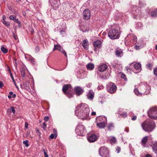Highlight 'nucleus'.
<instances>
[{"label": "nucleus", "mask_w": 157, "mask_h": 157, "mask_svg": "<svg viewBox=\"0 0 157 157\" xmlns=\"http://www.w3.org/2000/svg\"><path fill=\"white\" fill-rule=\"evenodd\" d=\"M152 66V64L151 63H148L146 64V66L147 68L148 69L150 70H151V67Z\"/></svg>", "instance_id": "obj_36"}, {"label": "nucleus", "mask_w": 157, "mask_h": 157, "mask_svg": "<svg viewBox=\"0 0 157 157\" xmlns=\"http://www.w3.org/2000/svg\"><path fill=\"white\" fill-rule=\"evenodd\" d=\"M147 87H148V88H149V86H148L147 85L146 86H144V87H144V88H146V87H147Z\"/></svg>", "instance_id": "obj_64"}, {"label": "nucleus", "mask_w": 157, "mask_h": 157, "mask_svg": "<svg viewBox=\"0 0 157 157\" xmlns=\"http://www.w3.org/2000/svg\"><path fill=\"white\" fill-rule=\"evenodd\" d=\"M73 90V89L70 84L64 85L62 88V91L64 94L69 98L73 97L74 94Z\"/></svg>", "instance_id": "obj_2"}, {"label": "nucleus", "mask_w": 157, "mask_h": 157, "mask_svg": "<svg viewBox=\"0 0 157 157\" xmlns=\"http://www.w3.org/2000/svg\"><path fill=\"white\" fill-rule=\"evenodd\" d=\"M88 41L87 40H83L82 45L84 49L87 50L88 49Z\"/></svg>", "instance_id": "obj_19"}, {"label": "nucleus", "mask_w": 157, "mask_h": 157, "mask_svg": "<svg viewBox=\"0 0 157 157\" xmlns=\"http://www.w3.org/2000/svg\"><path fill=\"white\" fill-rule=\"evenodd\" d=\"M8 98H9V99H10V98H12V96H11V95H10H10H8Z\"/></svg>", "instance_id": "obj_63"}, {"label": "nucleus", "mask_w": 157, "mask_h": 157, "mask_svg": "<svg viewBox=\"0 0 157 157\" xmlns=\"http://www.w3.org/2000/svg\"><path fill=\"white\" fill-rule=\"evenodd\" d=\"M143 129L145 131L150 132L152 131L154 128L153 122L150 121H146L142 124Z\"/></svg>", "instance_id": "obj_3"}, {"label": "nucleus", "mask_w": 157, "mask_h": 157, "mask_svg": "<svg viewBox=\"0 0 157 157\" xmlns=\"http://www.w3.org/2000/svg\"><path fill=\"white\" fill-rule=\"evenodd\" d=\"M5 16H3V19L2 20V22L7 27H9L10 26V24L9 22L6 21L5 20Z\"/></svg>", "instance_id": "obj_23"}, {"label": "nucleus", "mask_w": 157, "mask_h": 157, "mask_svg": "<svg viewBox=\"0 0 157 157\" xmlns=\"http://www.w3.org/2000/svg\"><path fill=\"white\" fill-rule=\"evenodd\" d=\"M121 77L122 78L124 79L125 80H127V78H126V76L123 73H122L121 75Z\"/></svg>", "instance_id": "obj_37"}, {"label": "nucleus", "mask_w": 157, "mask_h": 157, "mask_svg": "<svg viewBox=\"0 0 157 157\" xmlns=\"http://www.w3.org/2000/svg\"><path fill=\"white\" fill-rule=\"evenodd\" d=\"M40 51V48L39 46H36L35 48V52H38Z\"/></svg>", "instance_id": "obj_41"}, {"label": "nucleus", "mask_w": 157, "mask_h": 157, "mask_svg": "<svg viewBox=\"0 0 157 157\" xmlns=\"http://www.w3.org/2000/svg\"><path fill=\"white\" fill-rule=\"evenodd\" d=\"M97 139V136L95 134H93L87 138L88 141L90 142H93Z\"/></svg>", "instance_id": "obj_14"}, {"label": "nucleus", "mask_w": 157, "mask_h": 157, "mask_svg": "<svg viewBox=\"0 0 157 157\" xmlns=\"http://www.w3.org/2000/svg\"><path fill=\"white\" fill-rule=\"evenodd\" d=\"M74 90L76 94L78 96L81 94L83 92V89L79 86L75 87V88Z\"/></svg>", "instance_id": "obj_12"}, {"label": "nucleus", "mask_w": 157, "mask_h": 157, "mask_svg": "<svg viewBox=\"0 0 157 157\" xmlns=\"http://www.w3.org/2000/svg\"><path fill=\"white\" fill-rule=\"evenodd\" d=\"M149 117L154 119H157V107H152L147 112Z\"/></svg>", "instance_id": "obj_5"}, {"label": "nucleus", "mask_w": 157, "mask_h": 157, "mask_svg": "<svg viewBox=\"0 0 157 157\" xmlns=\"http://www.w3.org/2000/svg\"><path fill=\"white\" fill-rule=\"evenodd\" d=\"M101 44L102 43L100 40H98L94 43L93 45L94 47L100 48L101 47Z\"/></svg>", "instance_id": "obj_18"}, {"label": "nucleus", "mask_w": 157, "mask_h": 157, "mask_svg": "<svg viewBox=\"0 0 157 157\" xmlns=\"http://www.w3.org/2000/svg\"><path fill=\"white\" fill-rule=\"evenodd\" d=\"M15 17V16L10 15L9 17V18L10 20H13L14 18Z\"/></svg>", "instance_id": "obj_46"}, {"label": "nucleus", "mask_w": 157, "mask_h": 157, "mask_svg": "<svg viewBox=\"0 0 157 157\" xmlns=\"http://www.w3.org/2000/svg\"><path fill=\"white\" fill-rule=\"evenodd\" d=\"M117 87L113 83H110L107 87V91L109 93L113 94L116 91Z\"/></svg>", "instance_id": "obj_8"}, {"label": "nucleus", "mask_w": 157, "mask_h": 157, "mask_svg": "<svg viewBox=\"0 0 157 157\" xmlns=\"http://www.w3.org/2000/svg\"><path fill=\"white\" fill-rule=\"evenodd\" d=\"M154 75L157 76V68L154 69Z\"/></svg>", "instance_id": "obj_47"}, {"label": "nucleus", "mask_w": 157, "mask_h": 157, "mask_svg": "<svg viewBox=\"0 0 157 157\" xmlns=\"http://www.w3.org/2000/svg\"><path fill=\"white\" fill-rule=\"evenodd\" d=\"M132 40L134 42H136L137 40V37L136 36H133Z\"/></svg>", "instance_id": "obj_51"}, {"label": "nucleus", "mask_w": 157, "mask_h": 157, "mask_svg": "<svg viewBox=\"0 0 157 157\" xmlns=\"http://www.w3.org/2000/svg\"><path fill=\"white\" fill-rule=\"evenodd\" d=\"M118 113L122 116L124 117H127V114L126 112H124L122 113H121L120 111H119Z\"/></svg>", "instance_id": "obj_34"}, {"label": "nucleus", "mask_w": 157, "mask_h": 157, "mask_svg": "<svg viewBox=\"0 0 157 157\" xmlns=\"http://www.w3.org/2000/svg\"><path fill=\"white\" fill-rule=\"evenodd\" d=\"M145 157H152V156L150 154H147L146 155Z\"/></svg>", "instance_id": "obj_59"}, {"label": "nucleus", "mask_w": 157, "mask_h": 157, "mask_svg": "<svg viewBox=\"0 0 157 157\" xmlns=\"http://www.w3.org/2000/svg\"><path fill=\"white\" fill-rule=\"evenodd\" d=\"M10 77H11V78H12V80H13V82H15V80L14 79V78H13V75H12V74H10Z\"/></svg>", "instance_id": "obj_50"}, {"label": "nucleus", "mask_w": 157, "mask_h": 157, "mask_svg": "<svg viewBox=\"0 0 157 157\" xmlns=\"http://www.w3.org/2000/svg\"><path fill=\"white\" fill-rule=\"evenodd\" d=\"M132 66H131V64H130V66H127L126 67V68L127 71H128L129 69H132V68L131 67Z\"/></svg>", "instance_id": "obj_52"}, {"label": "nucleus", "mask_w": 157, "mask_h": 157, "mask_svg": "<svg viewBox=\"0 0 157 157\" xmlns=\"http://www.w3.org/2000/svg\"><path fill=\"white\" fill-rule=\"evenodd\" d=\"M119 30L120 29L118 26L115 29L110 30L108 33L109 37L113 40L118 38L120 36Z\"/></svg>", "instance_id": "obj_4"}, {"label": "nucleus", "mask_w": 157, "mask_h": 157, "mask_svg": "<svg viewBox=\"0 0 157 157\" xmlns=\"http://www.w3.org/2000/svg\"><path fill=\"white\" fill-rule=\"evenodd\" d=\"M137 116L136 115H133L132 117L131 118V120L132 121H135L136 119Z\"/></svg>", "instance_id": "obj_44"}, {"label": "nucleus", "mask_w": 157, "mask_h": 157, "mask_svg": "<svg viewBox=\"0 0 157 157\" xmlns=\"http://www.w3.org/2000/svg\"><path fill=\"white\" fill-rule=\"evenodd\" d=\"M7 71L9 73L10 75V74H12L9 67H8L7 69Z\"/></svg>", "instance_id": "obj_49"}, {"label": "nucleus", "mask_w": 157, "mask_h": 157, "mask_svg": "<svg viewBox=\"0 0 157 157\" xmlns=\"http://www.w3.org/2000/svg\"><path fill=\"white\" fill-rule=\"evenodd\" d=\"M116 55L118 57H121L123 55V52L121 49H117L115 52Z\"/></svg>", "instance_id": "obj_16"}, {"label": "nucleus", "mask_w": 157, "mask_h": 157, "mask_svg": "<svg viewBox=\"0 0 157 157\" xmlns=\"http://www.w3.org/2000/svg\"><path fill=\"white\" fill-rule=\"evenodd\" d=\"M151 147L154 152L156 155L157 157V142H153Z\"/></svg>", "instance_id": "obj_17"}, {"label": "nucleus", "mask_w": 157, "mask_h": 157, "mask_svg": "<svg viewBox=\"0 0 157 157\" xmlns=\"http://www.w3.org/2000/svg\"><path fill=\"white\" fill-rule=\"evenodd\" d=\"M134 48L136 50H138L140 48V46L136 45L134 47Z\"/></svg>", "instance_id": "obj_42"}, {"label": "nucleus", "mask_w": 157, "mask_h": 157, "mask_svg": "<svg viewBox=\"0 0 157 157\" xmlns=\"http://www.w3.org/2000/svg\"><path fill=\"white\" fill-rule=\"evenodd\" d=\"M86 67L88 70H92L94 67V65L93 63H90L87 65Z\"/></svg>", "instance_id": "obj_26"}, {"label": "nucleus", "mask_w": 157, "mask_h": 157, "mask_svg": "<svg viewBox=\"0 0 157 157\" xmlns=\"http://www.w3.org/2000/svg\"><path fill=\"white\" fill-rule=\"evenodd\" d=\"M109 139L111 143H115L116 141V138L114 136H110Z\"/></svg>", "instance_id": "obj_29"}, {"label": "nucleus", "mask_w": 157, "mask_h": 157, "mask_svg": "<svg viewBox=\"0 0 157 157\" xmlns=\"http://www.w3.org/2000/svg\"><path fill=\"white\" fill-rule=\"evenodd\" d=\"M26 69L24 68H22L21 70V75L23 79V78L25 77V74Z\"/></svg>", "instance_id": "obj_25"}, {"label": "nucleus", "mask_w": 157, "mask_h": 157, "mask_svg": "<svg viewBox=\"0 0 157 157\" xmlns=\"http://www.w3.org/2000/svg\"><path fill=\"white\" fill-rule=\"evenodd\" d=\"M29 141L27 140H26L25 141H23V144L26 146V147H28L29 146V145L28 144Z\"/></svg>", "instance_id": "obj_35"}, {"label": "nucleus", "mask_w": 157, "mask_h": 157, "mask_svg": "<svg viewBox=\"0 0 157 157\" xmlns=\"http://www.w3.org/2000/svg\"><path fill=\"white\" fill-rule=\"evenodd\" d=\"M116 150L117 151V153H119L121 151V148L120 147H117V148L116 149Z\"/></svg>", "instance_id": "obj_53"}, {"label": "nucleus", "mask_w": 157, "mask_h": 157, "mask_svg": "<svg viewBox=\"0 0 157 157\" xmlns=\"http://www.w3.org/2000/svg\"><path fill=\"white\" fill-rule=\"evenodd\" d=\"M133 12L134 15L133 17L134 18H137V17L140 16L141 14V12L140 10V9L136 6H135L133 9Z\"/></svg>", "instance_id": "obj_11"}, {"label": "nucleus", "mask_w": 157, "mask_h": 157, "mask_svg": "<svg viewBox=\"0 0 157 157\" xmlns=\"http://www.w3.org/2000/svg\"><path fill=\"white\" fill-rule=\"evenodd\" d=\"M147 136H145L141 140V143L142 145L144 147L145 146V144H146L147 141Z\"/></svg>", "instance_id": "obj_24"}, {"label": "nucleus", "mask_w": 157, "mask_h": 157, "mask_svg": "<svg viewBox=\"0 0 157 157\" xmlns=\"http://www.w3.org/2000/svg\"><path fill=\"white\" fill-rule=\"evenodd\" d=\"M13 21L17 23L18 24V26L20 27L21 26V22L18 20V19H16V17L14 18Z\"/></svg>", "instance_id": "obj_33"}, {"label": "nucleus", "mask_w": 157, "mask_h": 157, "mask_svg": "<svg viewBox=\"0 0 157 157\" xmlns=\"http://www.w3.org/2000/svg\"><path fill=\"white\" fill-rule=\"evenodd\" d=\"M96 115V112H93L91 113V115Z\"/></svg>", "instance_id": "obj_61"}, {"label": "nucleus", "mask_w": 157, "mask_h": 157, "mask_svg": "<svg viewBox=\"0 0 157 157\" xmlns=\"http://www.w3.org/2000/svg\"><path fill=\"white\" fill-rule=\"evenodd\" d=\"M53 133L51 134L50 135V139H53L56 138L57 136V132L56 130L54 128L53 129Z\"/></svg>", "instance_id": "obj_20"}, {"label": "nucleus", "mask_w": 157, "mask_h": 157, "mask_svg": "<svg viewBox=\"0 0 157 157\" xmlns=\"http://www.w3.org/2000/svg\"><path fill=\"white\" fill-rule=\"evenodd\" d=\"M13 35L14 38L15 39V40H17V36L15 35L14 33H13Z\"/></svg>", "instance_id": "obj_60"}, {"label": "nucleus", "mask_w": 157, "mask_h": 157, "mask_svg": "<svg viewBox=\"0 0 157 157\" xmlns=\"http://www.w3.org/2000/svg\"><path fill=\"white\" fill-rule=\"evenodd\" d=\"M106 123H101L99 122H97V126L100 128H102L105 127Z\"/></svg>", "instance_id": "obj_22"}, {"label": "nucleus", "mask_w": 157, "mask_h": 157, "mask_svg": "<svg viewBox=\"0 0 157 157\" xmlns=\"http://www.w3.org/2000/svg\"><path fill=\"white\" fill-rule=\"evenodd\" d=\"M7 112H10V113L12 112L14 114L15 113V111L14 108L13 106H11L10 108L7 110Z\"/></svg>", "instance_id": "obj_28"}, {"label": "nucleus", "mask_w": 157, "mask_h": 157, "mask_svg": "<svg viewBox=\"0 0 157 157\" xmlns=\"http://www.w3.org/2000/svg\"><path fill=\"white\" fill-rule=\"evenodd\" d=\"M131 66H134V72L137 73L141 70V65L140 63H133L131 64Z\"/></svg>", "instance_id": "obj_9"}, {"label": "nucleus", "mask_w": 157, "mask_h": 157, "mask_svg": "<svg viewBox=\"0 0 157 157\" xmlns=\"http://www.w3.org/2000/svg\"><path fill=\"white\" fill-rule=\"evenodd\" d=\"M62 53H63L64 56L67 57V53L65 51L62 49H61V50L60 51Z\"/></svg>", "instance_id": "obj_39"}, {"label": "nucleus", "mask_w": 157, "mask_h": 157, "mask_svg": "<svg viewBox=\"0 0 157 157\" xmlns=\"http://www.w3.org/2000/svg\"><path fill=\"white\" fill-rule=\"evenodd\" d=\"M1 51L4 53H6L8 52V50L7 49L5 48L4 47L2 46L1 48Z\"/></svg>", "instance_id": "obj_32"}, {"label": "nucleus", "mask_w": 157, "mask_h": 157, "mask_svg": "<svg viewBox=\"0 0 157 157\" xmlns=\"http://www.w3.org/2000/svg\"><path fill=\"white\" fill-rule=\"evenodd\" d=\"M43 151H44V157H48V155L47 154L45 150L44 149H43Z\"/></svg>", "instance_id": "obj_43"}, {"label": "nucleus", "mask_w": 157, "mask_h": 157, "mask_svg": "<svg viewBox=\"0 0 157 157\" xmlns=\"http://www.w3.org/2000/svg\"><path fill=\"white\" fill-rule=\"evenodd\" d=\"M134 92L135 94H136L137 95H138L139 94V93L138 92V90L137 89H135L134 90Z\"/></svg>", "instance_id": "obj_45"}, {"label": "nucleus", "mask_w": 157, "mask_h": 157, "mask_svg": "<svg viewBox=\"0 0 157 157\" xmlns=\"http://www.w3.org/2000/svg\"><path fill=\"white\" fill-rule=\"evenodd\" d=\"M107 127L109 130H111L114 127L113 124L112 123H109Z\"/></svg>", "instance_id": "obj_31"}, {"label": "nucleus", "mask_w": 157, "mask_h": 157, "mask_svg": "<svg viewBox=\"0 0 157 157\" xmlns=\"http://www.w3.org/2000/svg\"><path fill=\"white\" fill-rule=\"evenodd\" d=\"M125 131L127 132H128L129 131L128 128H126L125 129Z\"/></svg>", "instance_id": "obj_58"}, {"label": "nucleus", "mask_w": 157, "mask_h": 157, "mask_svg": "<svg viewBox=\"0 0 157 157\" xmlns=\"http://www.w3.org/2000/svg\"><path fill=\"white\" fill-rule=\"evenodd\" d=\"M28 83H27V82H25V83H24V85H25L26 84V85H25V87L26 88V89H29V87L28 86H27V85L28 84Z\"/></svg>", "instance_id": "obj_55"}, {"label": "nucleus", "mask_w": 157, "mask_h": 157, "mask_svg": "<svg viewBox=\"0 0 157 157\" xmlns=\"http://www.w3.org/2000/svg\"><path fill=\"white\" fill-rule=\"evenodd\" d=\"M76 132L78 136H83L85 132L84 126L82 125H78L76 128Z\"/></svg>", "instance_id": "obj_7"}, {"label": "nucleus", "mask_w": 157, "mask_h": 157, "mask_svg": "<svg viewBox=\"0 0 157 157\" xmlns=\"http://www.w3.org/2000/svg\"><path fill=\"white\" fill-rule=\"evenodd\" d=\"M107 68V65L105 64H101L98 66V70L100 72L104 71Z\"/></svg>", "instance_id": "obj_15"}, {"label": "nucleus", "mask_w": 157, "mask_h": 157, "mask_svg": "<svg viewBox=\"0 0 157 157\" xmlns=\"http://www.w3.org/2000/svg\"><path fill=\"white\" fill-rule=\"evenodd\" d=\"M28 123L27 122H25V127L27 129L28 128Z\"/></svg>", "instance_id": "obj_54"}, {"label": "nucleus", "mask_w": 157, "mask_h": 157, "mask_svg": "<svg viewBox=\"0 0 157 157\" xmlns=\"http://www.w3.org/2000/svg\"><path fill=\"white\" fill-rule=\"evenodd\" d=\"M100 155L103 157H109V151L107 148L105 147H101L99 151Z\"/></svg>", "instance_id": "obj_6"}, {"label": "nucleus", "mask_w": 157, "mask_h": 157, "mask_svg": "<svg viewBox=\"0 0 157 157\" xmlns=\"http://www.w3.org/2000/svg\"><path fill=\"white\" fill-rule=\"evenodd\" d=\"M82 16L84 20H88L90 17V12L89 10L86 9L83 12Z\"/></svg>", "instance_id": "obj_10"}, {"label": "nucleus", "mask_w": 157, "mask_h": 157, "mask_svg": "<svg viewBox=\"0 0 157 157\" xmlns=\"http://www.w3.org/2000/svg\"><path fill=\"white\" fill-rule=\"evenodd\" d=\"M29 60L33 64H34L33 63L34 62V59L32 57H30L29 58Z\"/></svg>", "instance_id": "obj_38"}, {"label": "nucleus", "mask_w": 157, "mask_h": 157, "mask_svg": "<svg viewBox=\"0 0 157 157\" xmlns=\"http://www.w3.org/2000/svg\"><path fill=\"white\" fill-rule=\"evenodd\" d=\"M92 92V91L91 90H90L88 92L87 96L88 99H92L93 98L94 95Z\"/></svg>", "instance_id": "obj_21"}, {"label": "nucleus", "mask_w": 157, "mask_h": 157, "mask_svg": "<svg viewBox=\"0 0 157 157\" xmlns=\"http://www.w3.org/2000/svg\"><path fill=\"white\" fill-rule=\"evenodd\" d=\"M65 33V31H63V30H62V31H60V34H61V35H62V34H63V33Z\"/></svg>", "instance_id": "obj_62"}, {"label": "nucleus", "mask_w": 157, "mask_h": 157, "mask_svg": "<svg viewBox=\"0 0 157 157\" xmlns=\"http://www.w3.org/2000/svg\"><path fill=\"white\" fill-rule=\"evenodd\" d=\"M44 118V120H45V121H48L49 119L48 117L47 116L46 117H45Z\"/></svg>", "instance_id": "obj_56"}, {"label": "nucleus", "mask_w": 157, "mask_h": 157, "mask_svg": "<svg viewBox=\"0 0 157 157\" xmlns=\"http://www.w3.org/2000/svg\"><path fill=\"white\" fill-rule=\"evenodd\" d=\"M151 15L153 17H155L157 15V10H155L154 11L151 12Z\"/></svg>", "instance_id": "obj_30"}, {"label": "nucleus", "mask_w": 157, "mask_h": 157, "mask_svg": "<svg viewBox=\"0 0 157 157\" xmlns=\"http://www.w3.org/2000/svg\"><path fill=\"white\" fill-rule=\"evenodd\" d=\"M3 86V83L1 81H0V88H2Z\"/></svg>", "instance_id": "obj_57"}, {"label": "nucleus", "mask_w": 157, "mask_h": 157, "mask_svg": "<svg viewBox=\"0 0 157 157\" xmlns=\"http://www.w3.org/2000/svg\"><path fill=\"white\" fill-rule=\"evenodd\" d=\"M96 120L97 122H99L101 123H106L107 118L104 116H100L96 118Z\"/></svg>", "instance_id": "obj_13"}, {"label": "nucleus", "mask_w": 157, "mask_h": 157, "mask_svg": "<svg viewBox=\"0 0 157 157\" xmlns=\"http://www.w3.org/2000/svg\"><path fill=\"white\" fill-rule=\"evenodd\" d=\"M43 129L44 130H46V124L45 122H44L43 124Z\"/></svg>", "instance_id": "obj_48"}, {"label": "nucleus", "mask_w": 157, "mask_h": 157, "mask_svg": "<svg viewBox=\"0 0 157 157\" xmlns=\"http://www.w3.org/2000/svg\"><path fill=\"white\" fill-rule=\"evenodd\" d=\"M90 111L88 105L82 103L76 107L75 113L78 118L81 119H88L89 118Z\"/></svg>", "instance_id": "obj_1"}, {"label": "nucleus", "mask_w": 157, "mask_h": 157, "mask_svg": "<svg viewBox=\"0 0 157 157\" xmlns=\"http://www.w3.org/2000/svg\"><path fill=\"white\" fill-rule=\"evenodd\" d=\"M9 94L11 95H12V97L13 98H15L16 97V94H13V92L12 91H10L9 92Z\"/></svg>", "instance_id": "obj_40"}, {"label": "nucleus", "mask_w": 157, "mask_h": 157, "mask_svg": "<svg viewBox=\"0 0 157 157\" xmlns=\"http://www.w3.org/2000/svg\"><path fill=\"white\" fill-rule=\"evenodd\" d=\"M62 49L61 46L59 44H56L54 45V50H58L59 51H60Z\"/></svg>", "instance_id": "obj_27"}]
</instances>
